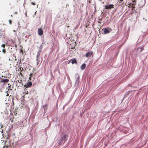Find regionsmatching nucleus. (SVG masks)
<instances>
[{
    "mask_svg": "<svg viewBox=\"0 0 148 148\" xmlns=\"http://www.w3.org/2000/svg\"><path fill=\"white\" fill-rule=\"evenodd\" d=\"M144 49L143 47H140L136 48L134 51V53L136 56L137 55L140 53V52L142 51Z\"/></svg>",
    "mask_w": 148,
    "mask_h": 148,
    "instance_id": "nucleus-1",
    "label": "nucleus"
},
{
    "mask_svg": "<svg viewBox=\"0 0 148 148\" xmlns=\"http://www.w3.org/2000/svg\"><path fill=\"white\" fill-rule=\"evenodd\" d=\"M67 139V136L66 134H64L63 136L60 140L58 144L60 145L62 143H64Z\"/></svg>",
    "mask_w": 148,
    "mask_h": 148,
    "instance_id": "nucleus-2",
    "label": "nucleus"
},
{
    "mask_svg": "<svg viewBox=\"0 0 148 148\" xmlns=\"http://www.w3.org/2000/svg\"><path fill=\"white\" fill-rule=\"evenodd\" d=\"M76 81L75 83V85L76 86H78L79 83L80 79L79 76L78 74H76L75 75Z\"/></svg>",
    "mask_w": 148,
    "mask_h": 148,
    "instance_id": "nucleus-3",
    "label": "nucleus"
},
{
    "mask_svg": "<svg viewBox=\"0 0 148 148\" xmlns=\"http://www.w3.org/2000/svg\"><path fill=\"white\" fill-rule=\"evenodd\" d=\"M104 30V33L105 34H107L109 33L111 31H112V29L109 27H107V28H104L103 29Z\"/></svg>",
    "mask_w": 148,
    "mask_h": 148,
    "instance_id": "nucleus-4",
    "label": "nucleus"
},
{
    "mask_svg": "<svg viewBox=\"0 0 148 148\" xmlns=\"http://www.w3.org/2000/svg\"><path fill=\"white\" fill-rule=\"evenodd\" d=\"M136 4V2L135 1H133L132 3H130V6L132 7V10H133L132 12L133 11H135L136 12L135 9L134 7V6Z\"/></svg>",
    "mask_w": 148,
    "mask_h": 148,
    "instance_id": "nucleus-5",
    "label": "nucleus"
},
{
    "mask_svg": "<svg viewBox=\"0 0 148 148\" xmlns=\"http://www.w3.org/2000/svg\"><path fill=\"white\" fill-rule=\"evenodd\" d=\"M93 52L92 51H89L86 53L85 56L87 58L92 57L93 56Z\"/></svg>",
    "mask_w": 148,
    "mask_h": 148,
    "instance_id": "nucleus-6",
    "label": "nucleus"
},
{
    "mask_svg": "<svg viewBox=\"0 0 148 148\" xmlns=\"http://www.w3.org/2000/svg\"><path fill=\"white\" fill-rule=\"evenodd\" d=\"M9 81L8 79H6L0 77V83L1 82L7 83Z\"/></svg>",
    "mask_w": 148,
    "mask_h": 148,
    "instance_id": "nucleus-7",
    "label": "nucleus"
},
{
    "mask_svg": "<svg viewBox=\"0 0 148 148\" xmlns=\"http://www.w3.org/2000/svg\"><path fill=\"white\" fill-rule=\"evenodd\" d=\"M114 8V5L113 4H109L105 6V9L109 10Z\"/></svg>",
    "mask_w": 148,
    "mask_h": 148,
    "instance_id": "nucleus-8",
    "label": "nucleus"
},
{
    "mask_svg": "<svg viewBox=\"0 0 148 148\" xmlns=\"http://www.w3.org/2000/svg\"><path fill=\"white\" fill-rule=\"evenodd\" d=\"M32 85V83L31 82H28L24 86L26 88H28L31 87Z\"/></svg>",
    "mask_w": 148,
    "mask_h": 148,
    "instance_id": "nucleus-9",
    "label": "nucleus"
},
{
    "mask_svg": "<svg viewBox=\"0 0 148 148\" xmlns=\"http://www.w3.org/2000/svg\"><path fill=\"white\" fill-rule=\"evenodd\" d=\"M38 34L40 36H41L43 34V31L41 28L38 29Z\"/></svg>",
    "mask_w": 148,
    "mask_h": 148,
    "instance_id": "nucleus-10",
    "label": "nucleus"
},
{
    "mask_svg": "<svg viewBox=\"0 0 148 148\" xmlns=\"http://www.w3.org/2000/svg\"><path fill=\"white\" fill-rule=\"evenodd\" d=\"M86 67V65L85 64H82L81 66V69L82 70H84Z\"/></svg>",
    "mask_w": 148,
    "mask_h": 148,
    "instance_id": "nucleus-11",
    "label": "nucleus"
},
{
    "mask_svg": "<svg viewBox=\"0 0 148 148\" xmlns=\"http://www.w3.org/2000/svg\"><path fill=\"white\" fill-rule=\"evenodd\" d=\"M130 91H128L127 92H126L125 93L124 95V97L123 99V100L128 95H129L130 93Z\"/></svg>",
    "mask_w": 148,
    "mask_h": 148,
    "instance_id": "nucleus-12",
    "label": "nucleus"
},
{
    "mask_svg": "<svg viewBox=\"0 0 148 148\" xmlns=\"http://www.w3.org/2000/svg\"><path fill=\"white\" fill-rule=\"evenodd\" d=\"M71 63L73 64H77V61L75 59L71 60Z\"/></svg>",
    "mask_w": 148,
    "mask_h": 148,
    "instance_id": "nucleus-13",
    "label": "nucleus"
},
{
    "mask_svg": "<svg viewBox=\"0 0 148 148\" xmlns=\"http://www.w3.org/2000/svg\"><path fill=\"white\" fill-rule=\"evenodd\" d=\"M40 57L36 56L37 64L38 65L40 62Z\"/></svg>",
    "mask_w": 148,
    "mask_h": 148,
    "instance_id": "nucleus-14",
    "label": "nucleus"
},
{
    "mask_svg": "<svg viewBox=\"0 0 148 148\" xmlns=\"http://www.w3.org/2000/svg\"><path fill=\"white\" fill-rule=\"evenodd\" d=\"M43 46L42 44H41L40 45V46L38 47L39 48V49L38 50V51H41L42 50V49L43 47Z\"/></svg>",
    "mask_w": 148,
    "mask_h": 148,
    "instance_id": "nucleus-15",
    "label": "nucleus"
},
{
    "mask_svg": "<svg viewBox=\"0 0 148 148\" xmlns=\"http://www.w3.org/2000/svg\"><path fill=\"white\" fill-rule=\"evenodd\" d=\"M41 51H38V52L37 53V56L40 57V54H41Z\"/></svg>",
    "mask_w": 148,
    "mask_h": 148,
    "instance_id": "nucleus-16",
    "label": "nucleus"
},
{
    "mask_svg": "<svg viewBox=\"0 0 148 148\" xmlns=\"http://www.w3.org/2000/svg\"><path fill=\"white\" fill-rule=\"evenodd\" d=\"M47 106V105H45V106H43V108H44V113H45L46 112V111H47V108H45V107L46 106Z\"/></svg>",
    "mask_w": 148,
    "mask_h": 148,
    "instance_id": "nucleus-17",
    "label": "nucleus"
},
{
    "mask_svg": "<svg viewBox=\"0 0 148 148\" xmlns=\"http://www.w3.org/2000/svg\"><path fill=\"white\" fill-rule=\"evenodd\" d=\"M5 45L4 44H2L1 46L2 47H3L4 48L5 47Z\"/></svg>",
    "mask_w": 148,
    "mask_h": 148,
    "instance_id": "nucleus-18",
    "label": "nucleus"
},
{
    "mask_svg": "<svg viewBox=\"0 0 148 148\" xmlns=\"http://www.w3.org/2000/svg\"><path fill=\"white\" fill-rule=\"evenodd\" d=\"M2 51L3 53H5V49H3Z\"/></svg>",
    "mask_w": 148,
    "mask_h": 148,
    "instance_id": "nucleus-19",
    "label": "nucleus"
},
{
    "mask_svg": "<svg viewBox=\"0 0 148 148\" xmlns=\"http://www.w3.org/2000/svg\"><path fill=\"white\" fill-rule=\"evenodd\" d=\"M32 73H30V77H29V79L31 80V76L32 75Z\"/></svg>",
    "mask_w": 148,
    "mask_h": 148,
    "instance_id": "nucleus-20",
    "label": "nucleus"
},
{
    "mask_svg": "<svg viewBox=\"0 0 148 148\" xmlns=\"http://www.w3.org/2000/svg\"><path fill=\"white\" fill-rule=\"evenodd\" d=\"M107 0V1L108 2V3H110L112 1V0Z\"/></svg>",
    "mask_w": 148,
    "mask_h": 148,
    "instance_id": "nucleus-21",
    "label": "nucleus"
},
{
    "mask_svg": "<svg viewBox=\"0 0 148 148\" xmlns=\"http://www.w3.org/2000/svg\"><path fill=\"white\" fill-rule=\"evenodd\" d=\"M9 23L10 24H11V20H9Z\"/></svg>",
    "mask_w": 148,
    "mask_h": 148,
    "instance_id": "nucleus-22",
    "label": "nucleus"
},
{
    "mask_svg": "<svg viewBox=\"0 0 148 148\" xmlns=\"http://www.w3.org/2000/svg\"><path fill=\"white\" fill-rule=\"evenodd\" d=\"M18 27H20L19 25H20V23L19 22H18Z\"/></svg>",
    "mask_w": 148,
    "mask_h": 148,
    "instance_id": "nucleus-23",
    "label": "nucleus"
},
{
    "mask_svg": "<svg viewBox=\"0 0 148 148\" xmlns=\"http://www.w3.org/2000/svg\"><path fill=\"white\" fill-rule=\"evenodd\" d=\"M32 4L34 5H35V3H33V2H32Z\"/></svg>",
    "mask_w": 148,
    "mask_h": 148,
    "instance_id": "nucleus-24",
    "label": "nucleus"
},
{
    "mask_svg": "<svg viewBox=\"0 0 148 148\" xmlns=\"http://www.w3.org/2000/svg\"><path fill=\"white\" fill-rule=\"evenodd\" d=\"M65 107V105H64L63 106V108L62 109H63V110H64Z\"/></svg>",
    "mask_w": 148,
    "mask_h": 148,
    "instance_id": "nucleus-25",
    "label": "nucleus"
},
{
    "mask_svg": "<svg viewBox=\"0 0 148 148\" xmlns=\"http://www.w3.org/2000/svg\"><path fill=\"white\" fill-rule=\"evenodd\" d=\"M9 85H10V84H8V87L9 88L10 87V85L9 86Z\"/></svg>",
    "mask_w": 148,
    "mask_h": 148,
    "instance_id": "nucleus-26",
    "label": "nucleus"
},
{
    "mask_svg": "<svg viewBox=\"0 0 148 148\" xmlns=\"http://www.w3.org/2000/svg\"><path fill=\"white\" fill-rule=\"evenodd\" d=\"M3 126V125H1V128H2V127Z\"/></svg>",
    "mask_w": 148,
    "mask_h": 148,
    "instance_id": "nucleus-27",
    "label": "nucleus"
},
{
    "mask_svg": "<svg viewBox=\"0 0 148 148\" xmlns=\"http://www.w3.org/2000/svg\"><path fill=\"white\" fill-rule=\"evenodd\" d=\"M15 14H17V12H14Z\"/></svg>",
    "mask_w": 148,
    "mask_h": 148,
    "instance_id": "nucleus-28",
    "label": "nucleus"
},
{
    "mask_svg": "<svg viewBox=\"0 0 148 148\" xmlns=\"http://www.w3.org/2000/svg\"><path fill=\"white\" fill-rule=\"evenodd\" d=\"M5 43V44L6 45H8V42H7Z\"/></svg>",
    "mask_w": 148,
    "mask_h": 148,
    "instance_id": "nucleus-29",
    "label": "nucleus"
},
{
    "mask_svg": "<svg viewBox=\"0 0 148 148\" xmlns=\"http://www.w3.org/2000/svg\"><path fill=\"white\" fill-rule=\"evenodd\" d=\"M15 46L16 47V48L17 47V45H15Z\"/></svg>",
    "mask_w": 148,
    "mask_h": 148,
    "instance_id": "nucleus-30",
    "label": "nucleus"
},
{
    "mask_svg": "<svg viewBox=\"0 0 148 148\" xmlns=\"http://www.w3.org/2000/svg\"><path fill=\"white\" fill-rule=\"evenodd\" d=\"M13 31H14V32H16V30H13Z\"/></svg>",
    "mask_w": 148,
    "mask_h": 148,
    "instance_id": "nucleus-31",
    "label": "nucleus"
},
{
    "mask_svg": "<svg viewBox=\"0 0 148 148\" xmlns=\"http://www.w3.org/2000/svg\"><path fill=\"white\" fill-rule=\"evenodd\" d=\"M11 41L12 42H13V40H12V39H11Z\"/></svg>",
    "mask_w": 148,
    "mask_h": 148,
    "instance_id": "nucleus-32",
    "label": "nucleus"
},
{
    "mask_svg": "<svg viewBox=\"0 0 148 148\" xmlns=\"http://www.w3.org/2000/svg\"><path fill=\"white\" fill-rule=\"evenodd\" d=\"M25 15H26V16H27V14H26H26H25Z\"/></svg>",
    "mask_w": 148,
    "mask_h": 148,
    "instance_id": "nucleus-33",
    "label": "nucleus"
},
{
    "mask_svg": "<svg viewBox=\"0 0 148 148\" xmlns=\"http://www.w3.org/2000/svg\"><path fill=\"white\" fill-rule=\"evenodd\" d=\"M120 1H122L123 0H120Z\"/></svg>",
    "mask_w": 148,
    "mask_h": 148,
    "instance_id": "nucleus-34",
    "label": "nucleus"
},
{
    "mask_svg": "<svg viewBox=\"0 0 148 148\" xmlns=\"http://www.w3.org/2000/svg\"><path fill=\"white\" fill-rule=\"evenodd\" d=\"M36 12L35 13V14L36 13Z\"/></svg>",
    "mask_w": 148,
    "mask_h": 148,
    "instance_id": "nucleus-35",
    "label": "nucleus"
},
{
    "mask_svg": "<svg viewBox=\"0 0 148 148\" xmlns=\"http://www.w3.org/2000/svg\"><path fill=\"white\" fill-rule=\"evenodd\" d=\"M65 105V106H66V105Z\"/></svg>",
    "mask_w": 148,
    "mask_h": 148,
    "instance_id": "nucleus-36",
    "label": "nucleus"
}]
</instances>
